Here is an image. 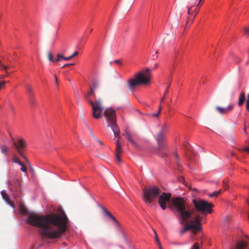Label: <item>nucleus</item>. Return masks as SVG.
Returning a JSON list of instances; mask_svg holds the SVG:
<instances>
[{
  "label": "nucleus",
  "instance_id": "f257e3e1",
  "mask_svg": "<svg viewBox=\"0 0 249 249\" xmlns=\"http://www.w3.org/2000/svg\"><path fill=\"white\" fill-rule=\"evenodd\" d=\"M68 218L64 212L61 213L39 215L31 214L27 222L39 228V233L42 238L59 239L66 232Z\"/></svg>",
  "mask_w": 249,
  "mask_h": 249
},
{
  "label": "nucleus",
  "instance_id": "f03ea898",
  "mask_svg": "<svg viewBox=\"0 0 249 249\" xmlns=\"http://www.w3.org/2000/svg\"><path fill=\"white\" fill-rule=\"evenodd\" d=\"M178 218L181 224H186L184 227L180 231L181 235L183 234L187 231L192 230V232L194 234L197 233L201 229V221L202 217L199 215H195L193 220L189 221L193 213L194 210H190L189 205L186 201L181 197H177L172 200V204L169 206Z\"/></svg>",
  "mask_w": 249,
  "mask_h": 249
},
{
  "label": "nucleus",
  "instance_id": "7ed1b4c3",
  "mask_svg": "<svg viewBox=\"0 0 249 249\" xmlns=\"http://www.w3.org/2000/svg\"><path fill=\"white\" fill-rule=\"evenodd\" d=\"M152 69L146 68L145 71H141L136 74L134 78L130 79L127 82V87L131 89L136 86L148 84L150 81V72Z\"/></svg>",
  "mask_w": 249,
  "mask_h": 249
},
{
  "label": "nucleus",
  "instance_id": "20e7f679",
  "mask_svg": "<svg viewBox=\"0 0 249 249\" xmlns=\"http://www.w3.org/2000/svg\"><path fill=\"white\" fill-rule=\"evenodd\" d=\"M161 193L160 189L155 186L143 189V200L146 204L152 202Z\"/></svg>",
  "mask_w": 249,
  "mask_h": 249
},
{
  "label": "nucleus",
  "instance_id": "39448f33",
  "mask_svg": "<svg viewBox=\"0 0 249 249\" xmlns=\"http://www.w3.org/2000/svg\"><path fill=\"white\" fill-rule=\"evenodd\" d=\"M192 202L196 210L201 212L202 214L212 212L213 205L207 201L201 199H193Z\"/></svg>",
  "mask_w": 249,
  "mask_h": 249
},
{
  "label": "nucleus",
  "instance_id": "423d86ee",
  "mask_svg": "<svg viewBox=\"0 0 249 249\" xmlns=\"http://www.w3.org/2000/svg\"><path fill=\"white\" fill-rule=\"evenodd\" d=\"M89 103L92 107L93 117L96 119L99 118L101 116V114L103 111L101 100L98 99L96 100L95 102L89 101Z\"/></svg>",
  "mask_w": 249,
  "mask_h": 249
},
{
  "label": "nucleus",
  "instance_id": "0eeeda50",
  "mask_svg": "<svg viewBox=\"0 0 249 249\" xmlns=\"http://www.w3.org/2000/svg\"><path fill=\"white\" fill-rule=\"evenodd\" d=\"M11 139L13 141V145L16 148L19 155L28 162L27 159L23 154V151L27 146V143L23 138L19 139L17 142L14 141V138L11 136Z\"/></svg>",
  "mask_w": 249,
  "mask_h": 249
},
{
  "label": "nucleus",
  "instance_id": "6e6552de",
  "mask_svg": "<svg viewBox=\"0 0 249 249\" xmlns=\"http://www.w3.org/2000/svg\"><path fill=\"white\" fill-rule=\"evenodd\" d=\"M104 114L111 126L114 124H116V114L115 110L111 108H107L105 110Z\"/></svg>",
  "mask_w": 249,
  "mask_h": 249
},
{
  "label": "nucleus",
  "instance_id": "1a4fd4ad",
  "mask_svg": "<svg viewBox=\"0 0 249 249\" xmlns=\"http://www.w3.org/2000/svg\"><path fill=\"white\" fill-rule=\"evenodd\" d=\"M170 198L171 194L170 193H163L161 195H159V203L163 210L166 208V202L170 200Z\"/></svg>",
  "mask_w": 249,
  "mask_h": 249
},
{
  "label": "nucleus",
  "instance_id": "9d476101",
  "mask_svg": "<svg viewBox=\"0 0 249 249\" xmlns=\"http://www.w3.org/2000/svg\"><path fill=\"white\" fill-rule=\"evenodd\" d=\"M165 133L160 132L158 133L156 137V140L158 143L159 149L161 150L166 147V142L164 137Z\"/></svg>",
  "mask_w": 249,
  "mask_h": 249
},
{
  "label": "nucleus",
  "instance_id": "9b49d317",
  "mask_svg": "<svg viewBox=\"0 0 249 249\" xmlns=\"http://www.w3.org/2000/svg\"><path fill=\"white\" fill-rule=\"evenodd\" d=\"M233 105L230 104L227 107L216 106L215 109L220 114L225 115L230 112L233 109Z\"/></svg>",
  "mask_w": 249,
  "mask_h": 249
},
{
  "label": "nucleus",
  "instance_id": "f8f14e48",
  "mask_svg": "<svg viewBox=\"0 0 249 249\" xmlns=\"http://www.w3.org/2000/svg\"><path fill=\"white\" fill-rule=\"evenodd\" d=\"M248 246V243L243 240L237 241L235 245H231L230 249H246Z\"/></svg>",
  "mask_w": 249,
  "mask_h": 249
},
{
  "label": "nucleus",
  "instance_id": "ddd939ff",
  "mask_svg": "<svg viewBox=\"0 0 249 249\" xmlns=\"http://www.w3.org/2000/svg\"><path fill=\"white\" fill-rule=\"evenodd\" d=\"M20 183L17 178H14L12 182H10L9 187L12 192H15L20 187Z\"/></svg>",
  "mask_w": 249,
  "mask_h": 249
},
{
  "label": "nucleus",
  "instance_id": "4468645a",
  "mask_svg": "<svg viewBox=\"0 0 249 249\" xmlns=\"http://www.w3.org/2000/svg\"><path fill=\"white\" fill-rule=\"evenodd\" d=\"M116 157L117 160L119 162H121V160L120 157V155L122 153V146L120 144L119 139L116 141Z\"/></svg>",
  "mask_w": 249,
  "mask_h": 249
},
{
  "label": "nucleus",
  "instance_id": "2eb2a0df",
  "mask_svg": "<svg viewBox=\"0 0 249 249\" xmlns=\"http://www.w3.org/2000/svg\"><path fill=\"white\" fill-rule=\"evenodd\" d=\"M124 135L127 140L135 147H139V145L134 141L131 134L127 130H125Z\"/></svg>",
  "mask_w": 249,
  "mask_h": 249
},
{
  "label": "nucleus",
  "instance_id": "dca6fc26",
  "mask_svg": "<svg viewBox=\"0 0 249 249\" xmlns=\"http://www.w3.org/2000/svg\"><path fill=\"white\" fill-rule=\"evenodd\" d=\"M1 195L2 196L3 199L10 205L12 206H14V204L10 199L8 194L6 193V192L3 190L1 192Z\"/></svg>",
  "mask_w": 249,
  "mask_h": 249
},
{
  "label": "nucleus",
  "instance_id": "f3484780",
  "mask_svg": "<svg viewBox=\"0 0 249 249\" xmlns=\"http://www.w3.org/2000/svg\"><path fill=\"white\" fill-rule=\"evenodd\" d=\"M96 84L93 83V87L90 88V90L85 95V99L87 101H88L89 102V101H91L89 99V97L91 96H95V94L94 93V90L93 89H95L96 88Z\"/></svg>",
  "mask_w": 249,
  "mask_h": 249
},
{
  "label": "nucleus",
  "instance_id": "a211bd4d",
  "mask_svg": "<svg viewBox=\"0 0 249 249\" xmlns=\"http://www.w3.org/2000/svg\"><path fill=\"white\" fill-rule=\"evenodd\" d=\"M102 209L104 212L105 214L110 218L112 221H113L117 225H119V223L116 219V218L109 212H108L105 207H102Z\"/></svg>",
  "mask_w": 249,
  "mask_h": 249
},
{
  "label": "nucleus",
  "instance_id": "6ab92c4d",
  "mask_svg": "<svg viewBox=\"0 0 249 249\" xmlns=\"http://www.w3.org/2000/svg\"><path fill=\"white\" fill-rule=\"evenodd\" d=\"M111 128L113 132H114V134L115 137L120 138V129L118 127V125L116 124H114L111 126Z\"/></svg>",
  "mask_w": 249,
  "mask_h": 249
},
{
  "label": "nucleus",
  "instance_id": "aec40b11",
  "mask_svg": "<svg viewBox=\"0 0 249 249\" xmlns=\"http://www.w3.org/2000/svg\"><path fill=\"white\" fill-rule=\"evenodd\" d=\"M245 93L244 92H241L239 97V100L238 102V106L240 107L242 106L245 101Z\"/></svg>",
  "mask_w": 249,
  "mask_h": 249
},
{
  "label": "nucleus",
  "instance_id": "412c9836",
  "mask_svg": "<svg viewBox=\"0 0 249 249\" xmlns=\"http://www.w3.org/2000/svg\"><path fill=\"white\" fill-rule=\"evenodd\" d=\"M169 127V125L167 123L163 124L161 127V129L160 132H162L163 133H165L167 131Z\"/></svg>",
  "mask_w": 249,
  "mask_h": 249
},
{
  "label": "nucleus",
  "instance_id": "4be33fe9",
  "mask_svg": "<svg viewBox=\"0 0 249 249\" xmlns=\"http://www.w3.org/2000/svg\"><path fill=\"white\" fill-rule=\"evenodd\" d=\"M170 84H169L168 86H167V87L166 89L164 91V94H163V96L160 99V103H162V102H163L164 100L165 99L166 95L167 92H168V89H169V88L170 87Z\"/></svg>",
  "mask_w": 249,
  "mask_h": 249
},
{
  "label": "nucleus",
  "instance_id": "5701e85b",
  "mask_svg": "<svg viewBox=\"0 0 249 249\" xmlns=\"http://www.w3.org/2000/svg\"><path fill=\"white\" fill-rule=\"evenodd\" d=\"M47 58L50 61H53V55L51 52H48L47 54Z\"/></svg>",
  "mask_w": 249,
  "mask_h": 249
},
{
  "label": "nucleus",
  "instance_id": "b1692460",
  "mask_svg": "<svg viewBox=\"0 0 249 249\" xmlns=\"http://www.w3.org/2000/svg\"><path fill=\"white\" fill-rule=\"evenodd\" d=\"M1 152L4 154H7L8 152V149L6 146H0Z\"/></svg>",
  "mask_w": 249,
  "mask_h": 249
},
{
  "label": "nucleus",
  "instance_id": "393cba45",
  "mask_svg": "<svg viewBox=\"0 0 249 249\" xmlns=\"http://www.w3.org/2000/svg\"><path fill=\"white\" fill-rule=\"evenodd\" d=\"M221 191V190H219L218 191H215L213 192L212 194H211L209 195V196L210 197H213V196H217L220 193Z\"/></svg>",
  "mask_w": 249,
  "mask_h": 249
},
{
  "label": "nucleus",
  "instance_id": "a878e982",
  "mask_svg": "<svg viewBox=\"0 0 249 249\" xmlns=\"http://www.w3.org/2000/svg\"><path fill=\"white\" fill-rule=\"evenodd\" d=\"M91 135L96 142L99 143L100 144H101L102 145H103V142H101L99 139H98L92 133H91Z\"/></svg>",
  "mask_w": 249,
  "mask_h": 249
},
{
  "label": "nucleus",
  "instance_id": "bb28decb",
  "mask_svg": "<svg viewBox=\"0 0 249 249\" xmlns=\"http://www.w3.org/2000/svg\"><path fill=\"white\" fill-rule=\"evenodd\" d=\"M14 161L15 163H18L19 165H22V162H20L19 159L16 156L14 157Z\"/></svg>",
  "mask_w": 249,
  "mask_h": 249
},
{
  "label": "nucleus",
  "instance_id": "cd10ccee",
  "mask_svg": "<svg viewBox=\"0 0 249 249\" xmlns=\"http://www.w3.org/2000/svg\"><path fill=\"white\" fill-rule=\"evenodd\" d=\"M64 58V56L60 54H57V57L56 58L55 61L57 62L60 61L61 59Z\"/></svg>",
  "mask_w": 249,
  "mask_h": 249
},
{
  "label": "nucleus",
  "instance_id": "c85d7f7f",
  "mask_svg": "<svg viewBox=\"0 0 249 249\" xmlns=\"http://www.w3.org/2000/svg\"><path fill=\"white\" fill-rule=\"evenodd\" d=\"M247 98H248L246 103V107L247 110L249 111V94H248Z\"/></svg>",
  "mask_w": 249,
  "mask_h": 249
},
{
  "label": "nucleus",
  "instance_id": "c756f323",
  "mask_svg": "<svg viewBox=\"0 0 249 249\" xmlns=\"http://www.w3.org/2000/svg\"><path fill=\"white\" fill-rule=\"evenodd\" d=\"M191 249H199V244L197 243H195Z\"/></svg>",
  "mask_w": 249,
  "mask_h": 249
},
{
  "label": "nucleus",
  "instance_id": "7c9ffc66",
  "mask_svg": "<svg viewBox=\"0 0 249 249\" xmlns=\"http://www.w3.org/2000/svg\"><path fill=\"white\" fill-rule=\"evenodd\" d=\"M20 212L23 213L25 214L27 213V210L22 206H20Z\"/></svg>",
  "mask_w": 249,
  "mask_h": 249
},
{
  "label": "nucleus",
  "instance_id": "2f4dec72",
  "mask_svg": "<svg viewBox=\"0 0 249 249\" xmlns=\"http://www.w3.org/2000/svg\"><path fill=\"white\" fill-rule=\"evenodd\" d=\"M21 167L20 168V170L23 172H25L26 174H27V169L26 167L23 165L22 163V165H21Z\"/></svg>",
  "mask_w": 249,
  "mask_h": 249
},
{
  "label": "nucleus",
  "instance_id": "473e14b6",
  "mask_svg": "<svg viewBox=\"0 0 249 249\" xmlns=\"http://www.w3.org/2000/svg\"><path fill=\"white\" fill-rule=\"evenodd\" d=\"M245 34L249 36V27H246L244 29Z\"/></svg>",
  "mask_w": 249,
  "mask_h": 249
},
{
  "label": "nucleus",
  "instance_id": "72a5a7b5",
  "mask_svg": "<svg viewBox=\"0 0 249 249\" xmlns=\"http://www.w3.org/2000/svg\"><path fill=\"white\" fill-rule=\"evenodd\" d=\"M154 233H155V240H156V242L157 243H159V242H160V240L159 239V238H158V235L157 234V232H156V231L155 230H154Z\"/></svg>",
  "mask_w": 249,
  "mask_h": 249
},
{
  "label": "nucleus",
  "instance_id": "f704fd0d",
  "mask_svg": "<svg viewBox=\"0 0 249 249\" xmlns=\"http://www.w3.org/2000/svg\"><path fill=\"white\" fill-rule=\"evenodd\" d=\"M230 217L229 216H227L225 218V225H228V221L230 220Z\"/></svg>",
  "mask_w": 249,
  "mask_h": 249
},
{
  "label": "nucleus",
  "instance_id": "c9c22d12",
  "mask_svg": "<svg viewBox=\"0 0 249 249\" xmlns=\"http://www.w3.org/2000/svg\"><path fill=\"white\" fill-rule=\"evenodd\" d=\"M78 53H79L78 52L76 51V52H74L71 56L72 57V58H73L74 57L77 55Z\"/></svg>",
  "mask_w": 249,
  "mask_h": 249
},
{
  "label": "nucleus",
  "instance_id": "e433bc0d",
  "mask_svg": "<svg viewBox=\"0 0 249 249\" xmlns=\"http://www.w3.org/2000/svg\"><path fill=\"white\" fill-rule=\"evenodd\" d=\"M0 67L2 69H4V70L6 69V67L5 65H3L0 61Z\"/></svg>",
  "mask_w": 249,
  "mask_h": 249
},
{
  "label": "nucleus",
  "instance_id": "4c0bfd02",
  "mask_svg": "<svg viewBox=\"0 0 249 249\" xmlns=\"http://www.w3.org/2000/svg\"><path fill=\"white\" fill-rule=\"evenodd\" d=\"M72 58V57L71 55L70 56H69V57H65V56H64V58H63L64 59H65V60H67V61L70 60H71Z\"/></svg>",
  "mask_w": 249,
  "mask_h": 249
},
{
  "label": "nucleus",
  "instance_id": "58836bf2",
  "mask_svg": "<svg viewBox=\"0 0 249 249\" xmlns=\"http://www.w3.org/2000/svg\"><path fill=\"white\" fill-rule=\"evenodd\" d=\"M241 150L243 151L247 152L249 153V146L246 147Z\"/></svg>",
  "mask_w": 249,
  "mask_h": 249
},
{
  "label": "nucleus",
  "instance_id": "ea45409f",
  "mask_svg": "<svg viewBox=\"0 0 249 249\" xmlns=\"http://www.w3.org/2000/svg\"><path fill=\"white\" fill-rule=\"evenodd\" d=\"M74 65V64H72V63L66 64L63 66L62 68H65L66 67L71 66V65Z\"/></svg>",
  "mask_w": 249,
  "mask_h": 249
},
{
  "label": "nucleus",
  "instance_id": "a19ab883",
  "mask_svg": "<svg viewBox=\"0 0 249 249\" xmlns=\"http://www.w3.org/2000/svg\"><path fill=\"white\" fill-rule=\"evenodd\" d=\"M192 8H193V7L188 8V14L190 15L191 14H192Z\"/></svg>",
  "mask_w": 249,
  "mask_h": 249
},
{
  "label": "nucleus",
  "instance_id": "79ce46f5",
  "mask_svg": "<svg viewBox=\"0 0 249 249\" xmlns=\"http://www.w3.org/2000/svg\"><path fill=\"white\" fill-rule=\"evenodd\" d=\"M157 53H158V51H156V54H157ZM152 57V59L153 60H154V59H156L157 58L158 56L156 54H155V55H153Z\"/></svg>",
  "mask_w": 249,
  "mask_h": 249
},
{
  "label": "nucleus",
  "instance_id": "37998d69",
  "mask_svg": "<svg viewBox=\"0 0 249 249\" xmlns=\"http://www.w3.org/2000/svg\"><path fill=\"white\" fill-rule=\"evenodd\" d=\"M160 112L159 111H158L157 113H155V114H154L153 115V117H158V116L160 115Z\"/></svg>",
  "mask_w": 249,
  "mask_h": 249
},
{
  "label": "nucleus",
  "instance_id": "c03bdc74",
  "mask_svg": "<svg viewBox=\"0 0 249 249\" xmlns=\"http://www.w3.org/2000/svg\"><path fill=\"white\" fill-rule=\"evenodd\" d=\"M27 91L29 93H32V89H31V88L30 87H27Z\"/></svg>",
  "mask_w": 249,
  "mask_h": 249
},
{
  "label": "nucleus",
  "instance_id": "a18cd8bd",
  "mask_svg": "<svg viewBox=\"0 0 249 249\" xmlns=\"http://www.w3.org/2000/svg\"><path fill=\"white\" fill-rule=\"evenodd\" d=\"M114 62L117 64H121V61L120 60H115Z\"/></svg>",
  "mask_w": 249,
  "mask_h": 249
},
{
  "label": "nucleus",
  "instance_id": "49530a36",
  "mask_svg": "<svg viewBox=\"0 0 249 249\" xmlns=\"http://www.w3.org/2000/svg\"><path fill=\"white\" fill-rule=\"evenodd\" d=\"M178 54H179V53L178 52V51L175 52V59L178 58Z\"/></svg>",
  "mask_w": 249,
  "mask_h": 249
},
{
  "label": "nucleus",
  "instance_id": "de8ad7c7",
  "mask_svg": "<svg viewBox=\"0 0 249 249\" xmlns=\"http://www.w3.org/2000/svg\"><path fill=\"white\" fill-rule=\"evenodd\" d=\"M54 78H55V83L56 86H58V80H57V78L56 75H54Z\"/></svg>",
  "mask_w": 249,
  "mask_h": 249
},
{
  "label": "nucleus",
  "instance_id": "09e8293b",
  "mask_svg": "<svg viewBox=\"0 0 249 249\" xmlns=\"http://www.w3.org/2000/svg\"><path fill=\"white\" fill-rule=\"evenodd\" d=\"M30 102H31V103L33 104L35 103L34 99L32 97H31V98H30Z\"/></svg>",
  "mask_w": 249,
  "mask_h": 249
},
{
  "label": "nucleus",
  "instance_id": "8fccbe9b",
  "mask_svg": "<svg viewBox=\"0 0 249 249\" xmlns=\"http://www.w3.org/2000/svg\"><path fill=\"white\" fill-rule=\"evenodd\" d=\"M158 246H159V249H163V248L162 247L161 244H160V242H159V243H158Z\"/></svg>",
  "mask_w": 249,
  "mask_h": 249
},
{
  "label": "nucleus",
  "instance_id": "3c124183",
  "mask_svg": "<svg viewBox=\"0 0 249 249\" xmlns=\"http://www.w3.org/2000/svg\"><path fill=\"white\" fill-rule=\"evenodd\" d=\"M161 104H162V103H160V106H159V111H159L160 112H161V109H162V108H161Z\"/></svg>",
  "mask_w": 249,
  "mask_h": 249
},
{
  "label": "nucleus",
  "instance_id": "603ef678",
  "mask_svg": "<svg viewBox=\"0 0 249 249\" xmlns=\"http://www.w3.org/2000/svg\"><path fill=\"white\" fill-rule=\"evenodd\" d=\"M244 131L246 134H247L246 126L244 125Z\"/></svg>",
  "mask_w": 249,
  "mask_h": 249
},
{
  "label": "nucleus",
  "instance_id": "864d4df0",
  "mask_svg": "<svg viewBox=\"0 0 249 249\" xmlns=\"http://www.w3.org/2000/svg\"><path fill=\"white\" fill-rule=\"evenodd\" d=\"M175 157H176V159H178V154H177V153H176L175 154Z\"/></svg>",
  "mask_w": 249,
  "mask_h": 249
},
{
  "label": "nucleus",
  "instance_id": "5fc2aeb1",
  "mask_svg": "<svg viewBox=\"0 0 249 249\" xmlns=\"http://www.w3.org/2000/svg\"><path fill=\"white\" fill-rule=\"evenodd\" d=\"M224 187V189H225V190H226L228 188V187H228V185H225V186Z\"/></svg>",
  "mask_w": 249,
  "mask_h": 249
},
{
  "label": "nucleus",
  "instance_id": "6e6d98bb",
  "mask_svg": "<svg viewBox=\"0 0 249 249\" xmlns=\"http://www.w3.org/2000/svg\"><path fill=\"white\" fill-rule=\"evenodd\" d=\"M154 66H155V67L154 68V69H156V68H157L158 67V64H155Z\"/></svg>",
  "mask_w": 249,
  "mask_h": 249
},
{
  "label": "nucleus",
  "instance_id": "4d7b16f0",
  "mask_svg": "<svg viewBox=\"0 0 249 249\" xmlns=\"http://www.w3.org/2000/svg\"><path fill=\"white\" fill-rule=\"evenodd\" d=\"M201 1V0H199L198 3L197 4V6H200V3Z\"/></svg>",
  "mask_w": 249,
  "mask_h": 249
},
{
  "label": "nucleus",
  "instance_id": "13d9d810",
  "mask_svg": "<svg viewBox=\"0 0 249 249\" xmlns=\"http://www.w3.org/2000/svg\"><path fill=\"white\" fill-rule=\"evenodd\" d=\"M240 61H241V59L240 58H238L236 62L237 63H238V62H240Z\"/></svg>",
  "mask_w": 249,
  "mask_h": 249
},
{
  "label": "nucleus",
  "instance_id": "bf43d9fd",
  "mask_svg": "<svg viewBox=\"0 0 249 249\" xmlns=\"http://www.w3.org/2000/svg\"><path fill=\"white\" fill-rule=\"evenodd\" d=\"M168 107H169V110H170L171 108L170 107L169 105H168Z\"/></svg>",
  "mask_w": 249,
  "mask_h": 249
},
{
  "label": "nucleus",
  "instance_id": "052dcab7",
  "mask_svg": "<svg viewBox=\"0 0 249 249\" xmlns=\"http://www.w3.org/2000/svg\"><path fill=\"white\" fill-rule=\"evenodd\" d=\"M246 64H247V65L249 64V61H248V62H247V63H246Z\"/></svg>",
  "mask_w": 249,
  "mask_h": 249
},
{
  "label": "nucleus",
  "instance_id": "680f3d73",
  "mask_svg": "<svg viewBox=\"0 0 249 249\" xmlns=\"http://www.w3.org/2000/svg\"><path fill=\"white\" fill-rule=\"evenodd\" d=\"M92 29H91L90 30V31H89V32H90V33H91V32H92Z\"/></svg>",
  "mask_w": 249,
  "mask_h": 249
}]
</instances>
